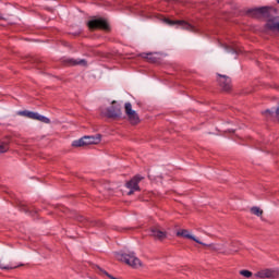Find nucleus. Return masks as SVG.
<instances>
[{
	"label": "nucleus",
	"mask_w": 279,
	"mask_h": 279,
	"mask_svg": "<svg viewBox=\"0 0 279 279\" xmlns=\"http://www.w3.org/2000/svg\"><path fill=\"white\" fill-rule=\"evenodd\" d=\"M266 27L270 32H279V19L278 17L269 19L266 23Z\"/></svg>",
	"instance_id": "nucleus-15"
},
{
	"label": "nucleus",
	"mask_w": 279,
	"mask_h": 279,
	"mask_svg": "<svg viewBox=\"0 0 279 279\" xmlns=\"http://www.w3.org/2000/svg\"><path fill=\"white\" fill-rule=\"evenodd\" d=\"M21 117H27V119H33L34 121H40L41 123H51V120L45 116H41L38 112H34V111H20Z\"/></svg>",
	"instance_id": "nucleus-9"
},
{
	"label": "nucleus",
	"mask_w": 279,
	"mask_h": 279,
	"mask_svg": "<svg viewBox=\"0 0 279 279\" xmlns=\"http://www.w3.org/2000/svg\"><path fill=\"white\" fill-rule=\"evenodd\" d=\"M117 258L130 267H141V259L134 253H117Z\"/></svg>",
	"instance_id": "nucleus-3"
},
{
	"label": "nucleus",
	"mask_w": 279,
	"mask_h": 279,
	"mask_svg": "<svg viewBox=\"0 0 279 279\" xmlns=\"http://www.w3.org/2000/svg\"><path fill=\"white\" fill-rule=\"evenodd\" d=\"M240 276H243L244 278H252L253 274L250 270H240Z\"/></svg>",
	"instance_id": "nucleus-20"
},
{
	"label": "nucleus",
	"mask_w": 279,
	"mask_h": 279,
	"mask_svg": "<svg viewBox=\"0 0 279 279\" xmlns=\"http://www.w3.org/2000/svg\"><path fill=\"white\" fill-rule=\"evenodd\" d=\"M255 277L256 278H262V279H265V278L276 279V278H279V269L266 268V269L257 271L255 274Z\"/></svg>",
	"instance_id": "nucleus-12"
},
{
	"label": "nucleus",
	"mask_w": 279,
	"mask_h": 279,
	"mask_svg": "<svg viewBox=\"0 0 279 279\" xmlns=\"http://www.w3.org/2000/svg\"><path fill=\"white\" fill-rule=\"evenodd\" d=\"M145 180V177L141 174H135L130 181L125 183L126 189L130 191L128 192V195H134L136 192H141V182Z\"/></svg>",
	"instance_id": "nucleus-4"
},
{
	"label": "nucleus",
	"mask_w": 279,
	"mask_h": 279,
	"mask_svg": "<svg viewBox=\"0 0 279 279\" xmlns=\"http://www.w3.org/2000/svg\"><path fill=\"white\" fill-rule=\"evenodd\" d=\"M165 23H167V25H170V26L178 25L179 27H181L182 29H186L187 32H193V29H195V27L191 23L184 20L166 19Z\"/></svg>",
	"instance_id": "nucleus-13"
},
{
	"label": "nucleus",
	"mask_w": 279,
	"mask_h": 279,
	"mask_svg": "<svg viewBox=\"0 0 279 279\" xmlns=\"http://www.w3.org/2000/svg\"><path fill=\"white\" fill-rule=\"evenodd\" d=\"M269 7H262V8H253L246 10V15L252 16L253 19H256L258 16H265L266 19H269L270 16Z\"/></svg>",
	"instance_id": "nucleus-7"
},
{
	"label": "nucleus",
	"mask_w": 279,
	"mask_h": 279,
	"mask_svg": "<svg viewBox=\"0 0 279 279\" xmlns=\"http://www.w3.org/2000/svg\"><path fill=\"white\" fill-rule=\"evenodd\" d=\"M251 213L256 217H263V209H260V207H252Z\"/></svg>",
	"instance_id": "nucleus-19"
},
{
	"label": "nucleus",
	"mask_w": 279,
	"mask_h": 279,
	"mask_svg": "<svg viewBox=\"0 0 279 279\" xmlns=\"http://www.w3.org/2000/svg\"><path fill=\"white\" fill-rule=\"evenodd\" d=\"M166 1H171V0H166Z\"/></svg>",
	"instance_id": "nucleus-25"
},
{
	"label": "nucleus",
	"mask_w": 279,
	"mask_h": 279,
	"mask_svg": "<svg viewBox=\"0 0 279 279\" xmlns=\"http://www.w3.org/2000/svg\"><path fill=\"white\" fill-rule=\"evenodd\" d=\"M217 82L225 93H230L232 90V78L228 75L217 73Z\"/></svg>",
	"instance_id": "nucleus-8"
},
{
	"label": "nucleus",
	"mask_w": 279,
	"mask_h": 279,
	"mask_svg": "<svg viewBox=\"0 0 279 279\" xmlns=\"http://www.w3.org/2000/svg\"><path fill=\"white\" fill-rule=\"evenodd\" d=\"M87 27L90 32L100 29L101 32H110V23L104 17H94L87 22Z\"/></svg>",
	"instance_id": "nucleus-2"
},
{
	"label": "nucleus",
	"mask_w": 279,
	"mask_h": 279,
	"mask_svg": "<svg viewBox=\"0 0 279 279\" xmlns=\"http://www.w3.org/2000/svg\"><path fill=\"white\" fill-rule=\"evenodd\" d=\"M105 117H107V119H121V117H123L121 105H119L117 100H112L111 106L106 109Z\"/></svg>",
	"instance_id": "nucleus-5"
},
{
	"label": "nucleus",
	"mask_w": 279,
	"mask_h": 279,
	"mask_svg": "<svg viewBox=\"0 0 279 279\" xmlns=\"http://www.w3.org/2000/svg\"><path fill=\"white\" fill-rule=\"evenodd\" d=\"M124 111L131 125H138V123H141V118L138 117V113H136V111L132 109V102L124 104Z\"/></svg>",
	"instance_id": "nucleus-6"
},
{
	"label": "nucleus",
	"mask_w": 279,
	"mask_h": 279,
	"mask_svg": "<svg viewBox=\"0 0 279 279\" xmlns=\"http://www.w3.org/2000/svg\"><path fill=\"white\" fill-rule=\"evenodd\" d=\"M16 267H19V266H3L0 264V269L10 270V269H16Z\"/></svg>",
	"instance_id": "nucleus-22"
},
{
	"label": "nucleus",
	"mask_w": 279,
	"mask_h": 279,
	"mask_svg": "<svg viewBox=\"0 0 279 279\" xmlns=\"http://www.w3.org/2000/svg\"><path fill=\"white\" fill-rule=\"evenodd\" d=\"M10 149V137L0 140V154H5Z\"/></svg>",
	"instance_id": "nucleus-18"
},
{
	"label": "nucleus",
	"mask_w": 279,
	"mask_h": 279,
	"mask_svg": "<svg viewBox=\"0 0 279 279\" xmlns=\"http://www.w3.org/2000/svg\"><path fill=\"white\" fill-rule=\"evenodd\" d=\"M150 234L155 239H158V241H162L163 239H167V232L160 231L157 228H151L150 229Z\"/></svg>",
	"instance_id": "nucleus-16"
},
{
	"label": "nucleus",
	"mask_w": 279,
	"mask_h": 279,
	"mask_svg": "<svg viewBox=\"0 0 279 279\" xmlns=\"http://www.w3.org/2000/svg\"><path fill=\"white\" fill-rule=\"evenodd\" d=\"M177 236H183V239H190L191 241H195V243H198L199 245H206L202 241L197 240V238H195L194 235H191V233H189V230L186 229L178 231Z\"/></svg>",
	"instance_id": "nucleus-14"
},
{
	"label": "nucleus",
	"mask_w": 279,
	"mask_h": 279,
	"mask_svg": "<svg viewBox=\"0 0 279 279\" xmlns=\"http://www.w3.org/2000/svg\"><path fill=\"white\" fill-rule=\"evenodd\" d=\"M262 114H266V117H274L276 114V111L271 109H266Z\"/></svg>",
	"instance_id": "nucleus-21"
},
{
	"label": "nucleus",
	"mask_w": 279,
	"mask_h": 279,
	"mask_svg": "<svg viewBox=\"0 0 279 279\" xmlns=\"http://www.w3.org/2000/svg\"><path fill=\"white\" fill-rule=\"evenodd\" d=\"M61 64L63 66H88V61L85 59H74V58H61Z\"/></svg>",
	"instance_id": "nucleus-11"
},
{
	"label": "nucleus",
	"mask_w": 279,
	"mask_h": 279,
	"mask_svg": "<svg viewBox=\"0 0 279 279\" xmlns=\"http://www.w3.org/2000/svg\"><path fill=\"white\" fill-rule=\"evenodd\" d=\"M0 21H3V15H0Z\"/></svg>",
	"instance_id": "nucleus-23"
},
{
	"label": "nucleus",
	"mask_w": 279,
	"mask_h": 279,
	"mask_svg": "<svg viewBox=\"0 0 279 279\" xmlns=\"http://www.w3.org/2000/svg\"><path fill=\"white\" fill-rule=\"evenodd\" d=\"M75 219L85 228H101V226H104V222H101L100 220H90L82 215H77Z\"/></svg>",
	"instance_id": "nucleus-10"
},
{
	"label": "nucleus",
	"mask_w": 279,
	"mask_h": 279,
	"mask_svg": "<svg viewBox=\"0 0 279 279\" xmlns=\"http://www.w3.org/2000/svg\"><path fill=\"white\" fill-rule=\"evenodd\" d=\"M141 58H144L145 60H147V62H150V64H156L159 62V58L154 56V53L151 52H143L141 53Z\"/></svg>",
	"instance_id": "nucleus-17"
},
{
	"label": "nucleus",
	"mask_w": 279,
	"mask_h": 279,
	"mask_svg": "<svg viewBox=\"0 0 279 279\" xmlns=\"http://www.w3.org/2000/svg\"><path fill=\"white\" fill-rule=\"evenodd\" d=\"M277 1V3L279 4V0H276Z\"/></svg>",
	"instance_id": "nucleus-24"
},
{
	"label": "nucleus",
	"mask_w": 279,
	"mask_h": 279,
	"mask_svg": "<svg viewBox=\"0 0 279 279\" xmlns=\"http://www.w3.org/2000/svg\"><path fill=\"white\" fill-rule=\"evenodd\" d=\"M101 143V134L85 135L72 142V147H86V145H99Z\"/></svg>",
	"instance_id": "nucleus-1"
}]
</instances>
